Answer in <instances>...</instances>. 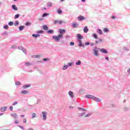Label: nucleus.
<instances>
[{
    "label": "nucleus",
    "mask_w": 130,
    "mask_h": 130,
    "mask_svg": "<svg viewBox=\"0 0 130 130\" xmlns=\"http://www.w3.org/2000/svg\"><path fill=\"white\" fill-rule=\"evenodd\" d=\"M70 108H71V109H73V107L72 106H70Z\"/></svg>",
    "instance_id": "60"
},
{
    "label": "nucleus",
    "mask_w": 130,
    "mask_h": 130,
    "mask_svg": "<svg viewBox=\"0 0 130 130\" xmlns=\"http://www.w3.org/2000/svg\"><path fill=\"white\" fill-rule=\"evenodd\" d=\"M78 109H79V110H82V111H86V109L78 107Z\"/></svg>",
    "instance_id": "28"
},
{
    "label": "nucleus",
    "mask_w": 130,
    "mask_h": 130,
    "mask_svg": "<svg viewBox=\"0 0 130 130\" xmlns=\"http://www.w3.org/2000/svg\"><path fill=\"white\" fill-rule=\"evenodd\" d=\"M106 59L107 60H109V58L108 57H107L106 58Z\"/></svg>",
    "instance_id": "54"
},
{
    "label": "nucleus",
    "mask_w": 130,
    "mask_h": 130,
    "mask_svg": "<svg viewBox=\"0 0 130 130\" xmlns=\"http://www.w3.org/2000/svg\"><path fill=\"white\" fill-rule=\"evenodd\" d=\"M93 36L94 37V38L95 39H97L98 38V36H97V35L96 34H93Z\"/></svg>",
    "instance_id": "35"
},
{
    "label": "nucleus",
    "mask_w": 130,
    "mask_h": 130,
    "mask_svg": "<svg viewBox=\"0 0 130 130\" xmlns=\"http://www.w3.org/2000/svg\"><path fill=\"white\" fill-rule=\"evenodd\" d=\"M89 44H90V43H85V45H89Z\"/></svg>",
    "instance_id": "55"
},
{
    "label": "nucleus",
    "mask_w": 130,
    "mask_h": 130,
    "mask_svg": "<svg viewBox=\"0 0 130 130\" xmlns=\"http://www.w3.org/2000/svg\"><path fill=\"white\" fill-rule=\"evenodd\" d=\"M69 94L70 97H72V98L74 97V93H73V92L69 91Z\"/></svg>",
    "instance_id": "20"
},
{
    "label": "nucleus",
    "mask_w": 130,
    "mask_h": 130,
    "mask_svg": "<svg viewBox=\"0 0 130 130\" xmlns=\"http://www.w3.org/2000/svg\"><path fill=\"white\" fill-rule=\"evenodd\" d=\"M62 23H63V21H62V20H55L54 21V23L55 24V25L56 24H58L59 25H61Z\"/></svg>",
    "instance_id": "6"
},
{
    "label": "nucleus",
    "mask_w": 130,
    "mask_h": 130,
    "mask_svg": "<svg viewBox=\"0 0 130 130\" xmlns=\"http://www.w3.org/2000/svg\"><path fill=\"white\" fill-rule=\"evenodd\" d=\"M93 100L96 101L97 102H100V101H101V99H99L98 98H96V97H95V98L93 99Z\"/></svg>",
    "instance_id": "16"
},
{
    "label": "nucleus",
    "mask_w": 130,
    "mask_h": 130,
    "mask_svg": "<svg viewBox=\"0 0 130 130\" xmlns=\"http://www.w3.org/2000/svg\"><path fill=\"white\" fill-rule=\"evenodd\" d=\"M93 53L95 56H98V50H93Z\"/></svg>",
    "instance_id": "12"
},
{
    "label": "nucleus",
    "mask_w": 130,
    "mask_h": 130,
    "mask_svg": "<svg viewBox=\"0 0 130 130\" xmlns=\"http://www.w3.org/2000/svg\"><path fill=\"white\" fill-rule=\"evenodd\" d=\"M4 28L6 29H9V26H8V25H4Z\"/></svg>",
    "instance_id": "38"
},
{
    "label": "nucleus",
    "mask_w": 130,
    "mask_h": 130,
    "mask_svg": "<svg viewBox=\"0 0 130 130\" xmlns=\"http://www.w3.org/2000/svg\"><path fill=\"white\" fill-rule=\"evenodd\" d=\"M47 7H52V3H48L47 4Z\"/></svg>",
    "instance_id": "29"
},
{
    "label": "nucleus",
    "mask_w": 130,
    "mask_h": 130,
    "mask_svg": "<svg viewBox=\"0 0 130 130\" xmlns=\"http://www.w3.org/2000/svg\"><path fill=\"white\" fill-rule=\"evenodd\" d=\"M112 19H113V20H115L116 19V18L115 17V16H112Z\"/></svg>",
    "instance_id": "46"
},
{
    "label": "nucleus",
    "mask_w": 130,
    "mask_h": 130,
    "mask_svg": "<svg viewBox=\"0 0 130 130\" xmlns=\"http://www.w3.org/2000/svg\"><path fill=\"white\" fill-rule=\"evenodd\" d=\"M104 32L107 33V32H109V29H108L107 28H105L104 29Z\"/></svg>",
    "instance_id": "23"
},
{
    "label": "nucleus",
    "mask_w": 130,
    "mask_h": 130,
    "mask_svg": "<svg viewBox=\"0 0 130 130\" xmlns=\"http://www.w3.org/2000/svg\"><path fill=\"white\" fill-rule=\"evenodd\" d=\"M12 48H15V46H12Z\"/></svg>",
    "instance_id": "62"
},
{
    "label": "nucleus",
    "mask_w": 130,
    "mask_h": 130,
    "mask_svg": "<svg viewBox=\"0 0 130 130\" xmlns=\"http://www.w3.org/2000/svg\"><path fill=\"white\" fill-rule=\"evenodd\" d=\"M69 66H70V67H72V66H73V63H69Z\"/></svg>",
    "instance_id": "48"
},
{
    "label": "nucleus",
    "mask_w": 130,
    "mask_h": 130,
    "mask_svg": "<svg viewBox=\"0 0 130 130\" xmlns=\"http://www.w3.org/2000/svg\"><path fill=\"white\" fill-rule=\"evenodd\" d=\"M47 33L48 34H53V30H49L47 31Z\"/></svg>",
    "instance_id": "22"
},
{
    "label": "nucleus",
    "mask_w": 130,
    "mask_h": 130,
    "mask_svg": "<svg viewBox=\"0 0 130 130\" xmlns=\"http://www.w3.org/2000/svg\"><path fill=\"white\" fill-rule=\"evenodd\" d=\"M99 41L100 42H102V40L101 39H100L99 40Z\"/></svg>",
    "instance_id": "53"
},
{
    "label": "nucleus",
    "mask_w": 130,
    "mask_h": 130,
    "mask_svg": "<svg viewBox=\"0 0 130 130\" xmlns=\"http://www.w3.org/2000/svg\"><path fill=\"white\" fill-rule=\"evenodd\" d=\"M44 10H46V8H44Z\"/></svg>",
    "instance_id": "64"
},
{
    "label": "nucleus",
    "mask_w": 130,
    "mask_h": 130,
    "mask_svg": "<svg viewBox=\"0 0 130 130\" xmlns=\"http://www.w3.org/2000/svg\"><path fill=\"white\" fill-rule=\"evenodd\" d=\"M16 85H17V86H20V85H21V83L20 82H17L16 83Z\"/></svg>",
    "instance_id": "44"
},
{
    "label": "nucleus",
    "mask_w": 130,
    "mask_h": 130,
    "mask_svg": "<svg viewBox=\"0 0 130 130\" xmlns=\"http://www.w3.org/2000/svg\"><path fill=\"white\" fill-rule=\"evenodd\" d=\"M43 28L44 30H47L48 29V27L46 25H43Z\"/></svg>",
    "instance_id": "25"
},
{
    "label": "nucleus",
    "mask_w": 130,
    "mask_h": 130,
    "mask_svg": "<svg viewBox=\"0 0 130 130\" xmlns=\"http://www.w3.org/2000/svg\"><path fill=\"white\" fill-rule=\"evenodd\" d=\"M42 114L43 115V117L44 120H46V115H47L46 112H43L42 113Z\"/></svg>",
    "instance_id": "8"
},
{
    "label": "nucleus",
    "mask_w": 130,
    "mask_h": 130,
    "mask_svg": "<svg viewBox=\"0 0 130 130\" xmlns=\"http://www.w3.org/2000/svg\"><path fill=\"white\" fill-rule=\"evenodd\" d=\"M61 3H62V2H64V0H60Z\"/></svg>",
    "instance_id": "58"
},
{
    "label": "nucleus",
    "mask_w": 130,
    "mask_h": 130,
    "mask_svg": "<svg viewBox=\"0 0 130 130\" xmlns=\"http://www.w3.org/2000/svg\"><path fill=\"white\" fill-rule=\"evenodd\" d=\"M28 130H34V129L32 128H30L28 129Z\"/></svg>",
    "instance_id": "61"
},
{
    "label": "nucleus",
    "mask_w": 130,
    "mask_h": 130,
    "mask_svg": "<svg viewBox=\"0 0 130 130\" xmlns=\"http://www.w3.org/2000/svg\"><path fill=\"white\" fill-rule=\"evenodd\" d=\"M25 66H30V63H29V62H26L25 63Z\"/></svg>",
    "instance_id": "45"
},
{
    "label": "nucleus",
    "mask_w": 130,
    "mask_h": 130,
    "mask_svg": "<svg viewBox=\"0 0 130 130\" xmlns=\"http://www.w3.org/2000/svg\"><path fill=\"white\" fill-rule=\"evenodd\" d=\"M59 32L60 33V34L59 35H61L62 36H63V34H64V33H66V29H59Z\"/></svg>",
    "instance_id": "3"
},
{
    "label": "nucleus",
    "mask_w": 130,
    "mask_h": 130,
    "mask_svg": "<svg viewBox=\"0 0 130 130\" xmlns=\"http://www.w3.org/2000/svg\"><path fill=\"white\" fill-rule=\"evenodd\" d=\"M16 104H18V102H15L13 103V105H16Z\"/></svg>",
    "instance_id": "49"
},
{
    "label": "nucleus",
    "mask_w": 130,
    "mask_h": 130,
    "mask_svg": "<svg viewBox=\"0 0 130 130\" xmlns=\"http://www.w3.org/2000/svg\"><path fill=\"white\" fill-rule=\"evenodd\" d=\"M30 85H25L22 86L23 89H26V88H29Z\"/></svg>",
    "instance_id": "18"
},
{
    "label": "nucleus",
    "mask_w": 130,
    "mask_h": 130,
    "mask_svg": "<svg viewBox=\"0 0 130 130\" xmlns=\"http://www.w3.org/2000/svg\"><path fill=\"white\" fill-rule=\"evenodd\" d=\"M20 117H22V118H23V117H25V115H20Z\"/></svg>",
    "instance_id": "50"
},
{
    "label": "nucleus",
    "mask_w": 130,
    "mask_h": 130,
    "mask_svg": "<svg viewBox=\"0 0 130 130\" xmlns=\"http://www.w3.org/2000/svg\"><path fill=\"white\" fill-rule=\"evenodd\" d=\"M10 110H11V111H12V110H13V106H10Z\"/></svg>",
    "instance_id": "47"
},
{
    "label": "nucleus",
    "mask_w": 130,
    "mask_h": 130,
    "mask_svg": "<svg viewBox=\"0 0 130 130\" xmlns=\"http://www.w3.org/2000/svg\"><path fill=\"white\" fill-rule=\"evenodd\" d=\"M12 9H13V10H14L15 11H18V8H17L16 7V5H12Z\"/></svg>",
    "instance_id": "13"
},
{
    "label": "nucleus",
    "mask_w": 130,
    "mask_h": 130,
    "mask_svg": "<svg viewBox=\"0 0 130 130\" xmlns=\"http://www.w3.org/2000/svg\"><path fill=\"white\" fill-rule=\"evenodd\" d=\"M63 38V36L62 35H58V36H53V39L55 41H57V42H59L60 41V39H62Z\"/></svg>",
    "instance_id": "1"
},
{
    "label": "nucleus",
    "mask_w": 130,
    "mask_h": 130,
    "mask_svg": "<svg viewBox=\"0 0 130 130\" xmlns=\"http://www.w3.org/2000/svg\"><path fill=\"white\" fill-rule=\"evenodd\" d=\"M11 116L15 118V119H16V118H18V115L17 114V113L11 114Z\"/></svg>",
    "instance_id": "9"
},
{
    "label": "nucleus",
    "mask_w": 130,
    "mask_h": 130,
    "mask_svg": "<svg viewBox=\"0 0 130 130\" xmlns=\"http://www.w3.org/2000/svg\"><path fill=\"white\" fill-rule=\"evenodd\" d=\"M77 38H78L79 39H80V40L83 39V37L82 36V35H81V34H78V35H77Z\"/></svg>",
    "instance_id": "14"
},
{
    "label": "nucleus",
    "mask_w": 130,
    "mask_h": 130,
    "mask_svg": "<svg viewBox=\"0 0 130 130\" xmlns=\"http://www.w3.org/2000/svg\"><path fill=\"white\" fill-rule=\"evenodd\" d=\"M85 97L86 98H88L89 99H93L94 100V99H95V96L91 95V94H87L85 95Z\"/></svg>",
    "instance_id": "5"
},
{
    "label": "nucleus",
    "mask_w": 130,
    "mask_h": 130,
    "mask_svg": "<svg viewBox=\"0 0 130 130\" xmlns=\"http://www.w3.org/2000/svg\"><path fill=\"white\" fill-rule=\"evenodd\" d=\"M23 121L24 123H26V122H27V119L26 118H24L23 119Z\"/></svg>",
    "instance_id": "41"
},
{
    "label": "nucleus",
    "mask_w": 130,
    "mask_h": 130,
    "mask_svg": "<svg viewBox=\"0 0 130 130\" xmlns=\"http://www.w3.org/2000/svg\"><path fill=\"white\" fill-rule=\"evenodd\" d=\"M32 36H33V37H35V38H37V37H38V36H40V35H39L33 34Z\"/></svg>",
    "instance_id": "32"
},
{
    "label": "nucleus",
    "mask_w": 130,
    "mask_h": 130,
    "mask_svg": "<svg viewBox=\"0 0 130 130\" xmlns=\"http://www.w3.org/2000/svg\"><path fill=\"white\" fill-rule=\"evenodd\" d=\"M18 24H19V21H15L14 23L15 26H18Z\"/></svg>",
    "instance_id": "36"
},
{
    "label": "nucleus",
    "mask_w": 130,
    "mask_h": 130,
    "mask_svg": "<svg viewBox=\"0 0 130 130\" xmlns=\"http://www.w3.org/2000/svg\"><path fill=\"white\" fill-rule=\"evenodd\" d=\"M19 17H20V15L19 14H16L15 17H14V19H17L18 18H19Z\"/></svg>",
    "instance_id": "33"
},
{
    "label": "nucleus",
    "mask_w": 130,
    "mask_h": 130,
    "mask_svg": "<svg viewBox=\"0 0 130 130\" xmlns=\"http://www.w3.org/2000/svg\"><path fill=\"white\" fill-rule=\"evenodd\" d=\"M32 115V118H34L35 117H36V113H33Z\"/></svg>",
    "instance_id": "39"
},
{
    "label": "nucleus",
    "mask_w": 130,
    "mask_h": 130,
    "mask_svg": "<svg viewBox=\"0 0 130 130\" xmlns=\"http://www.w3.org/2000/svg\"><path fill=\"white\" fill-rule=\"evenodd\" d=\"M30 25H31V23L27 22L25 23V25L26 26H30Z\"/></svg>",
    "instance_id": "37"
},
{
    "label": "nucleus",
    "mask_w": 130,
    "mask_h": 130,
    "mask_svg": "<svg viewBox=\"0 0 130 130\" xmlns=\"http://www.w3.org/2000/svg\"><path fill=\"white\" fill-rule=\"evenodd\" d=\"M98 33H99L100 35H102L103 34V32H102V30L100 29H98L97 30Z\"/></svg>",
    "instance_id": "15"
},
{
    "label": "nucleus",
    "mask_w": 130,
    "mask_h": 130,
    "mask_svg": "<svg viewBox=\"0 0 130 130\" xmlns=\"http://www.w3.org/2000/svg\"><path fill=\"white\" fill-rule=\"evenodd\" d=\"M68 66L67 65L64 66V67H63L62 70H67L68 69Z\"/></svg>",
    "instance_id": "31"
},
{
    "label": "nucleus",
    "mask_w": 130,
    "mask_h": 130,
    "mask_svg": "<svg viewBox=\"0 0 130 130\" xmlns=\"http://www.w3.org/2000/svg\"><path fill=\"white\" fill-rule=\"evenodd\" d=\"M8 25L9 26H13V25H14V22H13V21H10L9 22Z\"/></svg>",
    "instance_id": "26"
},
{
    "label": "nucleus",
    "mask_w": 130,
    "mask_h": 130,
    "mask_svg": "<svg viewBox=\"0 0 130 130\" xmlns=\"http://www.w3.org/2000/svg\"><path fill=\"white\" fill-rule=\"evenodd\" d=\"M19 127L20 128H22V129H24V127H23V126H19Z\"/></svg>",
    "instance_id": "52"
},
{
    "label": "nucleus",
    "mask_w": 130,
    "mask_h": 130,
    "mask_svg": "<svg viewBox=\"0 0 130 130\" xmlns=\"http://www.w3.org/2000/svg\"><path fill=\"white\" fill-rule=\"evenodd\" d=\"M71 46H74V45H75V43L74 42H71L70 43Z\"/></svg>",
    "instance_id": "34"
},
{
    "label": "nucleus",
    "mask_w": 130,
    "mask_h": 130,
    "mask_svg": "<svg viewBox=\"0 0 130 130\" xmlns=\"http://www.w3.org/2000/svg\"><path fill=\"white\" fill-rule=\"evenodd\" d=\"M72 26L73 28H77L78 27V24H77L76 23H74L72 24Z\"/></svg>",
    "instance_id": "21"
},
{
    "label": "nucleus",
    "mask_w": 130,
    "mask_h": 130,
    "mask_svg": "<svg viewBox=\"0 0 130 130\" xmlns=\"http://www.w3.org/2000/svg\"><path fill=\"white\" fill-rule=\"evenodd\" d=\"M25 26H19V29L20 30V31H23V30L24 29V28Z\"/></svg>",
    "instance_id": "17"
},
{
    "label": "nucleus",
    "mask_w": 130,
    "mask_h": 130,
    "mask_svg": "<svg viewBox=\"0 0 130 130\" xmlns=\"http://www.w3.org/2000/svg\"><path fill=\"white\" fill-rule=\"evenodd\" d=\"M85 1L86 0H82V2H83V3H85Z\"/></svg>",
    "instance_id": "59"
},
{
    "label": "nucleus",
    "mask_w": 130,
    "mask_h": 130,
    "mask_svg": "<svg viewBox=\"0 0 130 130\" xmlns=\"http://www.w3.org/2000/svg\"><path fill=\"white\" fill-rule=\"evenodd\" d=\"M39 34H41L42 33H43V30H40L37 32Z\"/></svg>",
    "instance_id": "42"
},
{
    "label": "nucleus",
    "mask_w": 130,
    "mask_h": 130,
    "mask_svg": "<svg viewBox=\"0 0 130 130\" xmlns=\"http://www.w3.org/2000/svg\"><path fill=\"white\" fill-rule=\"evenodd\" d=\"M19 123H20V121H19V120L15 121V124H19Z\"/></svg>",
    "instance_id": "40"
},
{
    "label": "nucleus",
    "mask_w": 130,
    "mask_h": 130,
    "mask_svg": "<svg viewBox=\"0 0 130 130\" xmlns=\"http://www.w3.org/2000/svg\"><path fill=\"white\" fill-rule=\"evenodd\" d=\"M83 31L84 33H87L88 31H89V29L88 28V27L85 26V27L83 29Z\"/></svg>",
    "instance_id": "10"
},
{
    "label": "nucleus",
    "mask_w": 130,
    "mask_h": 130,
    "mask_svg": "<svg viewBox=\"0 0 130 130\" xmlns=\"http://www.w3.org/2000/svg\"><path fill=\"white\" fill-rule=\"evenodd\" d=\"M48 15H49V14H47V13H44V14H43L42 17H43V18H44V17H46V16H48Z\"/></svg>",
    "instance_id": "30"
},
{
    "label": "nucleus",
    "mask_w": 130,
    "mask_h": 130,
    "mask_svg": "<svg viewBox=\"0 0 130 130\" xmlns=\"http://www.w3.org/2000/svg\"><path fill=\"white\" fill-rule=\"evenodd\" d=\"M127 72H128V73H130V69H128L127 70Z\"/></svg>",
    "instance_id": "56"
},
{
    "label": "nucleus",
    "mask_w": 130,
    "mask_h": 130,
    "mask_svg": "<svg viewBox=\"0 0 130 130\" xmlns=\"http://www.w3.org/2000/svg\"><path fill=\"white\" fill-rule=\"evenodd\" d=\"M76 64L77 66H80V64H81V60H78L77 62L76 63Z\"/></svg>",
    "instance_id": "27"
},
{
    "label": "nucleus",
    "mask_w": 130,
    "mask_h": 130,
    "mask_svg": "<svg viewBox=\"0 0 130 130\" xmlns=\"http://www.w3.org/2000/svg\"><path fill=\"white\" fill-rule=\"evenodd\" d=\"M101 52L102 53H105V54H107L108 53V51H107V50L104 49V48H101L100 49Z\"/></svg>",
    "instance_id": "2"
},
{
    "label": "nucleus",
    "mask_w": 130,
    "mask_h": 130,
    "mask_svg": "<svg viewBox=\"0 0 130 130\" xmlns=\"http://www.w3.org/2000/svg\"><path fill=\"white\" fill-rule=\"evenodd\" d=\"M57 13H58V14L60 15L61 14H62V11H61V10H60V9H58L57 10Z\"/></svg>",
    "instance_id": "24"
},
{
    "label": "nucleus",
    "mask_w": 130,
    "mask_h": 130,
    "mask_svg": "<svg viewBox=\"0 0 130 130\" xmlns=\"http://www.w3.org/2000/svg\"><path fill=\"white\" fill-rule=\"evenodd\" d=\"M95 43H96V44H98V43H99V41L95 42Z\"/></svg>",
    "instance_id": "57"
},
{
    "label": "nucleus",
    "mask_w": 130,
    "mask_h": 130,
    "mask_svg": "<svg viewBox=\"0 0 130 130\" xmlns=\"http://www.w3.org/2000/svg\"><path fill=\"white\" fill-rule=\"evenodd\" d=\"M86 18H85V17L82 16V15H79L78 17V21H84V20H85Z\"/></svg>",
    "instance_id": "4"
},
{
    "label": "nucleus",
    "mask_w": 130,
    "mask_h": 130,
    "mask_svg": "<svg viewBox=\"0 0 130 130\" xmlns=\"http://www.w3.org/2000/svg\"><path fill=\"white\" fill-rule=\"evenodd\" d=\"M21 93V94H28V91L27 90H22Z\"/></svg>",
    "instance_id": "19"
},
{
    "label": "nucleus",
    "mask_w": 130,
    "mask_h": 130,
    "mask_svg": "<svg viewBox=\"0 0 130 130\" xmlns=\"http://www.w3.org/2000/svg\"><path fill=\"white\" fill-rule=\"evenodd\" d=\"M43 60H44V61H46V60H48V59H47V58H44V59H43Z\"/></svg>",
    "instance_id": "51"
},
{
    "label": "nucleus",
    "mask_w": 130,
    "mask_h": 130,
    "mask_svg": "<svg viewBox=\"0 0 130 130\" xmlns=\"http://www.w3.org/2000/svg\"><path fill=\"white\" fill-rule=\"evenodd\" d=\"M80 42V44H79V46H80V47H82V42H81V40L79 41Z\"/></svg>",
    "instance_id": "43"
},
{
    "label": "nucleus",
    "mask_w": 130,
    "mask_h": 130,
    "mask_svg": "<svg viewBox=\"0 0 130 130\" xmlns=\"http://www.w3.org/2000/svg\"><path fill=\"white\" fill-rule=\"evenodd\" d=\"M3 114H4L3 113L0 114V116H1V115H3Z\"/></svg>",
    "instance_id": "63"
},
{
    "label": "nucleus",
    "mask_w": 130,
    "mask_h": 130,
    "mask_svg": "<svg viewBox=\"0 0 130 130\" xmlns=\"http://www.w3.org/2000/svg\"><path fill=\"white\" fill-rule=\"evenodd\" d=\"M81 115H82V116H84V117H89V116H90L91 114L88 113L87 115H86V113L83 112V113H82Z\"/></svg>",
    "instance_id": "7"
},
{
    "label": "nucleus",
    "mask_w": 130,
    "mask_h": 130,
    "mask_svg": "<svg viewBox=\"0 0 130 130\" xmlns=\"http://www.w3.org/2000/svg\"><path fill=\"white\" fill-rule=\"evenodd\" d=\"M7 107H4L1 109V111L2 112H4V111H6L7 110Z\"/></svg>",
    "instance_id": "11"
}]
</instances>
